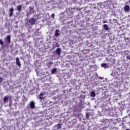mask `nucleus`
Listing matches in <instances>:
<instances>
[{
  "label": "nucleus",
  "mask_w": 130,
  "mask_h": 130,
  "mask_svg": "<svg viewBox=\"0 0 130 130\" xmlns=\"http://www.w3.org/2000/svg\"><path fill=\"white\" fill-rule=\"evenodd\" d=\"M28 22L30 25H34V24H35V22H36V19L34 18H31L29 19Z\"/></svg>",
  "instance_id": "obj_1"
},
{
  "label": "nucleus",
  "mask_w": 130,
  "mask_h": 130,
  "mask_svg": "<svg viewBox=\"0 0 130 130\" xmlns=\"http://www.w3.org/2000/svg\"><path fill=\"white\" fill-rule=\"evenodd\" d=\"M129 6L128 5H125L124 7V10L125 13H129Z\"/></svg>",
  "instance_id": "obj_2"
},
{
  "label": "nucleus",
  "mask_w": 130,
  "mask_h": 130,
  "mask_svg": "<svg viewBox=\"0 0 130 130\" xmlns=\"http://www.w3.org/2000/svg\"><path fill=\"white\" fill-rule=\"evenodd\" d=\"M6 43H8V44H10L11 43V36L8 35L6 39Z\"/></svg>",
  "instance_id": "obj_3"
},
{
  "label": "nucleus",
  "mask_w": 130,
  "mask_h": 130,
  "mask_svg": "<svg viewBox=\"0 0 130 130\" xmlns=\"http://www.w3.org/2000/svg\"><path fill=\"white\" fill-rule=\"evenodd\" d=\"M30 107L31 109L35 108V103L33 101H31L29 104Z\"/></svg>",
  "instance_id": "obj_4"
},
{
  "label": "nucleus",
  "mask_w": 130,
  "mask_h": 130,
  "mask_svg": "<svg viewBox=\"0 0 130 130\" xmlns=\"http://www.w3.org/2000/svg\"><path fill=\"white\" fill-rule=\"evenodd\" d=\"M16 63L17 66L21 67V62H20V59H19V58L18 57H16Z\"/></svg>",
  "instance_id": "obj_5"
},
{
  "label": "nucleus",
  "mask_w": 130,
  "mask_h": 130,
  "mask_svg": "<svg viewBox=\"0 0 130 130\" xmlns=\"http://www.w3.org/2000/svg\"><path fill=\"white\" fill-rule=\"evenodd\" d=\"M14 14V9L13 8H11L10 10V14H9V17H12L13 16V14Z\"/></svg>",
  "instance_id": "obj_6"
},
{
  "label": "nucleus",
  "mask_w": 130,
  "mask_h": 130,
  "mask_svg": "<svg viewBox=\"0 0 130 130\" xmlns=\"http://www.w3.org/2000/svg\"><path fill=\"white\" fill-rule=\"evenodd\" d=\"M102 68H104V69H108L109 66L107 65V64L104 63L101 64Z\"/></svg>",
  "instance_id": "obj_7"
},
{
  "label": "nucleus",
  "mask_w": 130,
  "mask_h": 130,
  "mask_svg": "<svg viewBox=\"0 0 130 130\" xmlns=\"http://www.w3.org/2000/svg\"><path fill=\"white\" fill-rule=\"evenodd\" d=\"M59 35H60L59 30L58 29H56L55 30V36H56V37H58Z\"/></svg>",
  "instance_id": "obj_8"
},
{
  "label": "nucleus",
  "mask_w": 130,
  "mask_h": 130,
  "mask_svg": "<svg viewBox=\"0 0 130 130\" xmlns=\"http://www.w3.org/2000/svg\"><path fill=\"white\" fill-rule=\"evenodd\" d=\"M43 96H44V93H41L40 94L39 99H41V100H42V99H43V98H44V97Z\"/></svg>",
  "instance_id": "obj_9"
},
{
  "label": "nucleus",
  "mask_w": 130,
  "mask_h": 130,
  "mask_svg": "<svg viewBox=\"0 0 130 130\" xmlns=\"http://www.w3.org/2000/svg\"><path fill=\"white\" fill-rule=\"evenodd\" d=\"M60 48H57L56 49V53H57V55L59 56L60 55Z\"/></svg>",
  "instance_id": "obj_10"
},
{
  "label": "nucleus",
  "mask_w": 130,
  "mask_h": 130,
  "mask_svg": "<svg viewBox=\"0 0 130 130\" xmlns=\"http://www.w3.org/2000/svg\"><path fill=\"white\" fill-rule=\"evenodd\" d=\"M17 10L18 11V12H21V10H22V6L19 5L17 6Z\"/></svg>",
  "instance_id": "obj_11"
},
{
  "label": "nucleus",
  "mask_w": 130,
  "mask_h": 130,
  "mask_svg": "<svg viewBox=\"0 0 130 130\" xmlns=\"http://www.w3.org/2000/svg\"><path fill=\"white\" fill-rule=\"evenodd\" d=\"M90 95H91V97H95V96H96L95 91H91L90 93Z\"/></svg>",
  "instance_id": "obj_12"
},
{
  "label": "nucleus",
  "mask_w": 130,
  "mask_h": 130,
  "mask_svg": "<svg viewBox=\"0 0 130 130\" xmlns=\"http://www.w3.org/2000/svg\"><path fill=\"white\" fill-rule=\"evenodd\" d=\"M9 99V98H8V96H5L4 98V103H7V102H8V100Z\"/></svg>",
  "instance_id": "obj_13"
},
{
  "label": "nucleus",
  "mask_w": 130,
  "mask_h": 130,
  "mask_svg": "<svg viewBox=\"0 0 130 130\" xmlns=\"http://www.w3.org/2000/svg\"><path fill=\"white\" fill-rule=\"evenodd\" d=\"M104 28L106 31H107L108 30V26L107 24H104Z\"/></svg>",
  "instance_id": "obj_14"
},
{
  "label": "nucleus",
  "mask_w": 130,
  "mask_h": 130,
  "mask_svg": "<svg viewBox=\"0 0 130 130\" xmlns=\"http://www.w3.org/2000/svg\"><path fill=\"white\" fill-rule=\"evenodd\" d=\"M26 27L28 28V29H30V28H31V25H29V23L27 22L26 24Z\"/></svg>",
  "instance_id": "obj_15"
},
{
  "label": "nucleus",
  "mask_w": 130,
  "mask_h": 130,
  "mask_svg": "<svg viewBox=\"0 0 130 130\" xmlns=\"http://www.w3.org/2000/svg\"><path fill=\"white\" fill-rule=\"evenodd\" d=\"M55 72H56V68H54L52 70V74H55Z\"/></svg>",
  "instance_id": "obj_16"
},
{
  "label": "nucleus",
  "mask_w": 130,
  "mask_h": 130,
  "mask_svg": "<svg viewBox=\"0 0 130 130\" xmlns=\"http://www.w3.org/2000/svg\"><path fill=\"white\" fill-rule=\"evenodd\" d=\"M112 121V119H105V121H109V122H110V121Z\"/></svg>",
  "instance_id": "obj_17"
},
{
  "label": "nucleus",
  "mask_w": 130,
  "mask_h": 130,
  "mask_svg": "<svg viewBox=\"0 0 130 130\" xmlns=\"http://www.w3.org/2000/svg\"><path fill=\"white\" fill-rule=\"evenodd\" d=\"M0 44L1 45H4V42L3 41V40L0 39Z\"/></svg>",
  "instance_id": "obj_18"
},
{
  "label": "nucleus",
  "mask_w": 130,
  "mask_h": 130,
  "mask_svg": "<svg viewBox=\"0 0 130 130\" xmlns=\"http://www.w3.org/2000/svg\"><path fill=\"white\" fill-rule=\"evenodd\" d=\"M60 125H61V124H57V128H58V129L60 128L61 127V126H60Z\"/></svg>",
  "instance_id": "obj_19"
},
{
  "label": "nucleus",
  "mask_w": 130,
  "mask_h": 130,
  "mask_svg": "<svg viewBox=\"0 0 130 130\" xmlns=\"http://www.w3.org/2000/svg\"><path fill=\"white\" fill-rule=\"evenodd\" d=\"M54 16H55V15L54 14V13L52 14L51 17H52V18H53V19L54 18Z\"/></svg>",
  "instance_id": "obj_20"
},
{
  "label": "nucleus",
  "mask_w": 130,
  "mask_h": 130,
  "mask_svg": "<svg viewBox=\"0 0 130 130\" xmlns=\"http://www.w3.org/2000/svg\"><path fill=\"white\" fill-rule=\"evenodd\" d=\"M0 82L2 83L3 82V78L0 77Z\"/></svg>",
  "instance_id": "obj_21"
},
{
  "label": "nucleus",
  "mask_w": 130,
  "mask_h": 130,
  "mask_svg": "<svg viewBox=\"0 0 130 130\" xmlns=\"http://www.w3.org/2000/svg\"><path fill=\"white\" fill-rule=\"evenodd\" d=\"M126 58H127V59H130V56H127L126 57Z\"/></svg>",
  "instance_id": "obj_22"
},
{
  "label": "nucleus",
  "mask_w": 130,
  "mask_h": 130,
  "mask_svg": "<svg viewBox=\"0 0 130 130\" xmlns=\"http://www.w3.org/2000/svg\"><path fill=\"white\" fill-rule=\"evenodd\" d=\"M86 118H89V115L88 114H86Z\"/></svg>",
  "instance_id": "obj_23"
},
{
  "label": "nucleus",
  "mask_w": 130,
  "mask_h": 130,
  "mask_svg": "<svg viewBox=\"0 0 130 130\" xmlns=\"http://www.w3.org/2000/svg\"><path fill=\"white\" fill-rule=\"evenodd\" d=\"M125 130H130V129L129 128H127Z\"/></svg>",
  "instance_id": "obj_24"
},
{
  "label": "nucleus",
  "mask_w": 130,
  "mask_h": 130,
  "mask_svg": "<svg viewBox=\"0 0 130 130\" xmlns=\"http://www.w3.org/2000/svg\"><path fill=\"white\" fill-rule=\"evenodd\" d=\"M103 23L104 24H105V23H106V21H104Z\"/></svg>",
  "instance_id": "obj_25"
},
{
  "label": "nucleus",
  "mask_w": 130,
  "mask_h": 130,
  "mask_svg": "<svg viewBox=\"0 0 130 130\" xmlns=\"http://www.w3.org/2000/svg\"><path fill=\"white\" fill-rule=\"evenodd\" d=\"M81 130H84V127H83V128H82V129H81Z\"/></svg>",
  "instance_id": "obj_26"
},
{
  "label": "nucleus",
  "mask_w": 130,
  "mask_h": 130,
  "mask_svg": "<svg viewBox=\"0 0 130 130\" xmlns=\"http://www.w3.org/2000/svg\"><path fill=\"white\" fill-rule=\"evenodd\" d=\"M59 46V45L57 46L58 47Z\"/></svg>",
  "instance_id": "obj_27"
},
{
  "label": "nucleus",
  "mask_w": 130,
  "mask_h": 130,
  "mask_svg": "<svg viewBox=\"0 0 130 130\" xmlns=\"http://www.w3.org/2000/svg\"><path fill=\"white\" fill-rule=\"evenodd\" d=\"M129 94H130V92L129 93Z\"/></svg>",
  "instance_id": "obj_28"
}]
</instances>
